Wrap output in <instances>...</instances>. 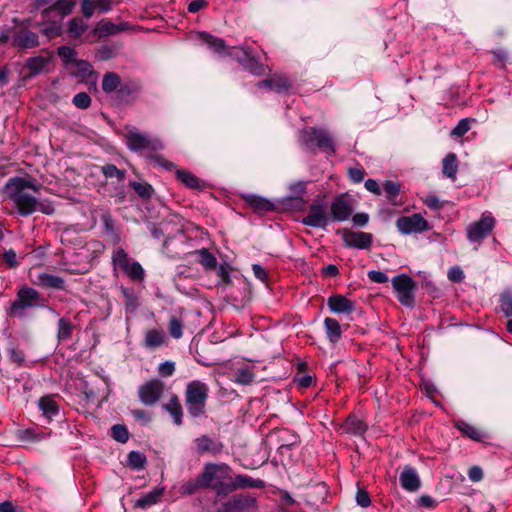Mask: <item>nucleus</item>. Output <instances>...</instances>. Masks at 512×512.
I'll use <instances>...</instances> for the list:
<instances>
[{"label": "nucleus", "mask_w": 512, "mask_h": 512, "mask_svg": "<svg viewBox=\"0 0 512 512\" xmlns=\"http://www.w3.org/2000/svg\"><path fill=\"white\" fill-rule=\"evenodd\" d=\"M95 8V0H83L81 11L86 18L92 17Z\"/></svg>", "instance_id": "obj_63"}, {"label": "nucleus", "mask_w": 512, "mask_h": 512, "mask_svg": "<svg viewBox=\"0 0 512 512\" xmlns=\"http://www.w3.org/2000/svg\"><path fill=\"white\" fill-rule=\"evenodd\" d=\"M195 452L197 455L203 454H211L217 455L223 450V444L217 440L213 439L208 435H200L199 437L194 439Z\"/></svg>", "instance_id": "obj_14"}, {"label": "nucleus", "mask_w": 512, "mask_h": 512, "mask_svg": "<svg viewBox=\"0 0 512 512\" xmlns=\"http://www.w3.org/2000/svg\"><path fill=\"white\" fill-rule=\"evenodd\" d=\"M58 55L63 61L65 67L67 69L70 68L74 64V61H76L77 58V52L68 46H61L58 48Z\"/></svg>", "instance_id": "obj_42"}, {"label": "nucleus", "mask_w": 512, "mask_h": 512, "mask_svg": "<svg viewBox=\"0 0 512 512\" xmlns=\"http://www.w3.org/2000/svg\"><path fill=\"white\" fill-rule=\"evenodd\" d=\"M182 328H183L182 321L174 315L171 316L170 320H169V325H168V330H169L170 335L175 339L180 338L182 336Z\"/></svg>", "instance_id": "obj_47"}, {"label": "nucleus", "mask_w": 512, "mask_h": 512, "mask_svg": "<svg viewBox=\"0 0 512 512\" xmlns=\"http://www.w3.org/2000/svg\"><path fill=\"white\" fill-rule=\"evenodd\" d=\"M128 148L133 152L157 151L162 148L161 141L152 139L148 134L139 132L135 128L126 127L124 134Z\"/></svg>", "instance_id": "obj_4"}, {"label": "nucleus", "mask_w": 512, "mask_h": 512, "mask_svg": "<svg viewBox=\"0 0 512 512\" xmlns=\"http://www.w3.org/2000/svg\"><path fill=\"white\" fill-rule=\"evenodd\" d=\"M73 104L80 109H87L91 104V98L87 93L81 92L74 96Z\"/></svg>", "instance_id": "obj_55"}, {"label": "nucleus", "mask_w": 512, "mask_h": 512, "mask_svg": "<svg viewBox=\"0 0 512 512\" xmlns=\"http://www.w3.org/2000/svg\"><path fill=\"white\" fill-rule=\"evenodd\" d=\"M161 495H162V491L155 489V490L147 493L146 495L142 496L141 498H139L136 501L135 506L138 508H142V509L148 508V507L156 504L159 501Z\"/></svg>", "instance_id": "obj_39"}, {"label": "nucleus", "mask_w": 512, "mask_h": 512, "mask_svg": "<svg viewBox=\"0 0 512 512\" xmlns=\"http://www.w3.org/2000/svg\"><path fill=\"white\" fill-rule=\"evenodd\" d=\"M76 5V0H56L52 5L42 11V15L47 17L50 12L56 11L62 18L72 13Z\"/></svg>", "instance_id": "obj_22"}, {"label": "nucleus", "mask_w": 512, "mask_h": 512, "mask_svg": "<svg viewBox=\"0 0 512 512\" xmlns=\"http://www.w3.org/2000/svg\"><path fill=\"white\" fill-rule=\"evenodd\" d=\"M13 44L22 49H31L39 46L38 35L32 31L19 32L13 39Z\"/></svg>", "instance_id": "obj_23"}, {"label": "nucleus", "mask_w": 512, "mask_h": 512, "mask_svg": "<svg viewBox=\"0 0 512 512\" xmlns=\"http://www.w3.org/2000/svg\"><path fill=\"white\" fill-rule=\"evenodd\" d=\"M500 308L506 317H512V294L504 292L500 298Z\"/></svg>", "instance_id": "obj_50"}, {"label": "nucleus", "mask_w": 512, "mask_h": 512, "mask_svg": "<svg viewBox=\"0 0 512 512\" xmlns=\"http://www.w3.org/2000/svg\"><path fill=\"white\" fill-rule=\"evenodd\" d=\"M102 172L106 178H117L119 181H123L125 178V171L118 169L113 164H107L102 167Z\"/></svg>", "instance_id": "obj_48"}, {"label": "nucleus", "mask_w": 512, "mask_h": 512, "mask_svg": "<svg viewBox=\"0 0 512 512\" xmlns=\"http://www.w3.org/2000/svg\"><path fill=\"white\" fill-rule=\"evenodd\" d=\"M229 473L230 467L227 464L206 463L196 478L189 479L181 485L180 493L192 495L198 490L211 488L218 496H226L231 480Z\"/></svg>", "instance_id": "obj_2"}, {"label": "nucleus", "mask_w": 512, "mask_h": 512, "mask_svg": "<svg viewBox=\"0 0 512 512\" xmlns=\"http://www.w3.org/2000/svg\"><path fill=\"white\" fill-rule=\"evenodd\" d=\"M74 327L75 326L68 318H60L58 321V340L67 341L71 339Z\"/></svg>", "instance_id": "obj_34"}, {"label": "nucleus", "mask_w": 512, "mask_h": 512, "mask_svg": "<svg viewBox=\"0 0 512 512\" xmlns=\"http://www.w3.org/2000/svg\"><path fill=\"white\" fill-rule=\"evenodd\" d=\"M131 415L138 421L147 424L151 421V414L144 409H133Z\"/></svg>", "instance_id": "obj_60"}, {"label": "nucleus", "mask_w": 512, "mask_h": 512, "mask_svg": "<svg viewBox=\"0 0 512 512\" xmlns=\"http://www.w3.org/2000/svg\"><path fill=\"white\" fill-rule=\"evenodd\" d=\"M255 380V373L248 367L238 368L234 372L233 381L240 385H250Z\"/></svg>", "instance_id": "obj_33"}, {"label": "nucleus", "mask_w": 512, "mask_h": 512, "mask_svg": "<svg viewBox=\"0 0 512 512\" xmlns=\"http://www.w3.org/2000/svg\"><path fill=\"white\" fill-rule=\"evenodd\" d=\"M252 270L256 278L262 281V283L266 286L273 284L268 272L259 264H254L252 266Z\"/></svg>", "instance_id": "obj_52"}, {"label": "nucleus", "mask_w": 512, "mask_h": 512, "mask_svg": "<svg viewBox=\"0 0 512 512\" xmlns=\"http://www.w3.org/2000/svg\"><path fill=\"white\" fill-rule=\"evenodd\" d=\"M128 27V23H121L120 25H117L112 22H99L95 28V31L99 34L100 37H103L114 35L118 32L127 30Z\"/></svg>", "instance_id": "obj_28"}, {"label": "nucleus", "mask_w": 512, "mask_h": 512, "mask_svg": "<svg viewBox=\"0 0 512 512\" xmlns=\"http://www.w3.org/2000/svg\"><path fill=\"white\" fill-rule=\"evenodd\" d=\"M342 238L346 246L357 249H367L372 244V235L365 232H355L348 229L342 231Z\"/></svg>", "instance_id": "obj_15"}, {"label": "nucleus", "mask_w": 512, "mask_h": 512, "mask_svg": "<svg viewBox=\"0 0 512 512\" xmlns=\"http://www.w3.org/2000/svg\"><path fill=\"white\" fill-rule=\"evenodd\" d=\"M327 305L333 313L351 314L355 310V302L341 294H333L327 300Z\"/></svg>", "instance_id": "obj_16"}, {"label": "nucleus", "mask_w": 512, "mask_h": 512, "mask_svg": "<svg viewBox=\"0 0 512 512\" xmlns=\"http://www.w3.org/2000/svg\"><path fill=\"white\" fill-rule=\"evenodd\" d=\"M265 487V482L261 479H253L247 475H236L234 480H230L228 494L237 490V489H245V488H258L263 489Z\"/></svg>", "instance_id": "obj_18"}, {"label": "nucleus", "mask_w": 512, "mask_h": 512, "mask_svg": "<svg viewBox=\"0 0 512 512\" xmlns=\"http://www.w3.org/2000/svg\"><path fill=\"white\" fill-rule=\"evenodd\" d=\"M88 25L79 17H75L69 21L67 33L70 37L79 38L86 30Z\"/></svg>", "instance_id": "obj_38"}, {"label": "nucleus", "mask_w": 512, "mask_h": 512, "mask_svg": "<svg viewBox=\"0 0 512 512\" xmlns=\"http://www.w3.org/2000/svg\"><path fill=\"white\" fill-rule=\"evenodd\" d=\"M146 456L138 451H131L128 454L127 463L133 469H142L146 464Z\"/></svg>", "instance_id": "obj_45"}, {"label": "nucleus", "mask_w": 512, "mask_h": 512, "mask_svg": "<svg viewBox=\"0 0 512 512\" xmlns=\"http://www.w3.org/2000/svg\"><path fill=\"white\" fill-rule=\"evenodd\" d=\"M224 300L235 309L244 308L251 300L250 290H231L230 294L224 296Z\"/></svg>", "instance_id": "obj_21"}, {"label": "nucleus", "mask_w": 512, "mask_h": 512, "mask_svg": "<svg viewBox=\"0 0 512 512\" xmlns=\"http://www.w3.org/2000/svg\"><path fill=\"white\" fill-rule=\"evenodd\" d=\"M330 212L332 220L342 222L351 216L353 207L346 195H339L333 200Z\"/></svg>", "instance_id": "obj_13"}, {"label": "nucleus", "mask_w": 512, "mask_h": 512, "mask_svg": "<svg viewBox=\"0 0 512 512\" xmlns=\"http://www.w3.org/2000/svg\"><path fill=\"white\" fill-rule=\"evenodd\" d=\"M394 297L404 306L408 308L414 307L415 295L413 290H392Z\"/></svg>", "instance_id": "obj_43"}, {"label": "nucleus", "mask_w": 512, "mask_h": 512, "mask_svg": "<svg viewBox=\"0 0 512 512\" xmlns=\"http://www.w3.org/2000/svg\"><path fill=\"white\" fill-rule=\"evenodd\" d=\"M131 186L135 192L142 198H150L152 195V187L147 183L132 182Z\"/></svg>", "instance_id": "obj_54"}, {"label": "nucleus", "mask_w": 512, "mask_h": 512, "mask_svg": "<svg viewBox=\"0 0 512 512\" xmlns=\"http://www.w3.org/2000/svg\"><path fill=\"white\" fill-rule=\"evenodd\" d=\"M448 278L453 283H461L464 279V273L458 266L452 267L448 272Z\"/></svg>", "instance_id": "obj_61"}, {"label": "nucleus", "mask_w": 512, "mask_h": 512, "mask_svg": "<svg viewBox=\"0 0 512 512\" xmlns=\"http://www.w3.org/2000/svg\"><path fill=\"white\" fill-rule=\"evenodd\" d=\"M62 28L59 24L52 23L49 26L45 27L42 32L48 38H54L61 34Z\"/></svg>", "instance_id": "obj_62"}, {"label": "nucleus", "mask_w": 512, "mask_h": 512, "mask_svg": "<svg viewBox=\"0 0 512 512\" xmlns=\"http://www.w3.org/2000/svg\"><path fill=\"white\" fill-rule=\"evenodd\" d=\"M393 288H414L416 283L406 274H401L393 278Z\"/></svg>", "instance_id": "obj_49"}, {"label": "nucleus", "mask_w": 512, "mask_h": 512, "mask_svg": "<svg viewBox=\"0 0 512 512\" xmlns=\"http://www.w3.org/2000/svg\"><path fill=\"white\" fill-rule=\"evenodd\" d=\"M196 254L199 256V262L206 268V269H214L217 265V260L214 255H212L208 249L203 248L196 252Z\"/></svg>", "instance_id": "obj_44"}, {"label": "nucleus", "mask_w": 512, "mask_h": 512, "mask_svg": "<svg viewBox=\"0 0 512 512\" xmlns=\"http://www.w3.org/2000/svg\"><path fill=\"white\" fill-rule=\"evenodd\" d=\"M159 374L163 377H169L175 372V363L172 361H165L159 365Z\"/></svg>", "instance_id": "obj_57"}, {"label": "nucleus", "mask_w": 512, "mask_h": 512, "mask_svg": "<svg viewBox=\"0 0 512 512\" xmlns=\"http://www.w3.org/2000/svg\"><path fill=\"white\" fill-rule=\"evenodd\" d=\"M470 129V119H462L457 126L452 130L451 135L456 137L463 136Z\"/></svg>", "instance_id": "obj_56"}, {"label": "nucleus", "mask_w": 512, "mask_h": 512, "mask_svg": "<svg viewBox=\"0 0 512 512\" xmlns=\"http://www.w3.org/2000/svg\"><path fill=\"white\" fill-rule=\"evenodd\" d=\"M324 327L328 340L332 344L338 343L342 337V330L339 322L334 318L327 317L324 320Z\"/></svg>", "instance_id": "obj_26"}, {"label": "nucleus", "mask_w": 512, "mask_h": 512, "mask_svg": "<svg viewBox=\"0 0 512 512\" xmlns=\"http://www.w3.org/2000/svg\"><path fill=\"white\" fill-rule=\"evenodd\" d=\"M121 85V80L118 74L114 72H108L104 75L102 81V89L107 92H116Z\"/></svg>", "instance_id": "obj_37"}, {"label": "nucleus", "mask_w": 512, "mask_h": 512, "mask_svg": "<svg viewBox=\"0 0 512 512\" xmlns=\"http://www.w3.org/2000/svg\"><path fill=\"white\" fill-rule=\"evenodd\" d=\"M63 284L60 277L45 274L40 277V285L48 288H59Z\"/></svg>", "instance_id": "obj_53"}, {"label": "nucleus", "mask_w": 512, "mask_h": 512, "mask_svg": "<svg viewBox=\"0 0 512 512\" xmlns=\"http://www.w3.org/2000/svg\"><path fill=\"white\" fill-rule=\"evenodd\" d=\"M209 395L207 384L194 380L187 384L185 390V405L190 416L201 417L206 412V403Z\"/></svg>", "instance_id": "obj_3"}, {"label": "nucleus", "mask_w": 512, "mask_h": 512, "mask_svg": "<svg viewBox=\"0 0 512 512\" xmlns=\"http://www.w3.org/2000/svg\"><path fill=\"white\" fill-rule=\"evenodd\" d=\"M164 333L158 329H151L145 335V345L149 348H156L163 344Z\"/></svg>", "instance_id": "obj_40"}, {"label": "nucleus", "mask_w": 512, "mask_h": 512, "mask_svg": "<svg viewBox=\"0 0 512 512\" xmlns=\"http://www.w3.org/2000/svg\"><path fill=\"white\" fill-rule=\"evenodd\" d=\"M111 436L120 443H126L129 439V433L124 425L116 424L111 428Z\"/></svg>", "instance_id": "obj_46"}, {"label": "nucleus", "mask_w": 512, "mask_h": 512, "mask_svg": "<svg viewBox=\"0 0 512 512\" xmlns=\"http://www.w3.org/2000/svg\"><path fill=\"white\" fill-rule=\"evenodd\" d=\"M176 176L179 181L189 188L199 189L201 187L200 180L194 174L186 170H177Z\"/></svg>", "instance_id": "obj_41"}, {"label": "nucleus", "mask_w": 512, "mask_h": 512, "mask_svg": "<svg viewBox=\"0 0 512 512\" xmlns=\"http://www.w3.org/2000/svg\"><path fill=\"white\" fill-rule=\"evenodd\" d=\"M367 429V425L356 416H349L345 423V430L355 435H361Z\"/></svg>", "instance_id": "obj_36"}, {"label": "nucleus", "mask_w": 512, "mask_h": 512, "mask_svg": "<svg viewBox=\"0 0 512 512\" xmlns=\"http://www.w3.org/2000/svg\"><path fill=\"white\" fill-rule=\"evenodd\" d=\"M457 171H458L457 157L454 153H450L443 159L442 172L448 178L455 180Z\"/></svg>", "instance_id": "obj_31"}, {"label": "nucleus", "mask_w": 512, "mask_h": 512, "mask_svg": "<svg viewBox=\"0 0 512 512\" xmlns=\"http://www.w3.org/2000/svg\"><path fill=\"white\" fill-rule=\"evenodd\" d=\"M198 37L204 43H206L215 52L221 53L226 50V44L223 39L216 38L207 32H198Z\"/></svg>", "instance_id": "obj_30"}, {"label": "nucleus", "mask_w": 512, "mask_h": 512, "mask_svg": "<svg viewBox=\"0 0 512 512\" xmlns=\"http://www.w3.org/2000/svg\"><path fill=\"white\" fill-rule=\"evenodd\" d=\"M303 140L307 146L315 145L325 152H335L333 140L326 130L313 127L307 128L303 131Z\"/></svg>", "instance_id": "obj_7"}, {"label": "nucleus", "mask_w": 512, "mask_h": 512, "mask_svg": "<svg viewBox=\"0 0 512 512\" xmlns=\"http://www.w3.org/2000/svg\"><path fill=\"white\" fill-rule=\"evenodd\" d=\"M37 306H40L37 290H18V298L11 304L9 315L20 318L24 316L25 309Z\"/></svg>", "instance_id": "obj_8"}, {"label": "nucleus", "mask_w": 512, "mask_h": 512, "mask_svg": "<svg viewBox=\"0 0 512 512\" xmlns=\"http://www.w3.org/2000/svg\"><path fill=\"white\" fill-rule=\"evenodd\" d=\"M68 70L71 72V74L80 77H88L93 72L91 64L81 59L74 61V64L70 66Z\"/></svg>", "instance_id": "obj_35"}, {"label": "nucleus", "mask_w": 512, "mask_h": 512, "mask_svg": "<svg viewBox=\"0 0 512 512\" xmlns=\"http://www.w3.org/2000/svg\"><path fill=\"white\" fill-rule=\"evenodd\" d=\"M8 353L10 360L16 363L17 365H21L24 362L25 355L22 350L16 347H11L9 348Z\"/></svg>", "instance_id": "obj_58"}, {"label": "nucleus", "mask_w": 512, "mask_h": 512, "mask_svg": "<svg viewBox=\"0 0 512 512\" xmlns=\"http://www.w3.org/2000/svg\"><path fill=\"white\" fill-rule=\"evenodd\" d=\"M19 439L24 442H34L39 440V437L34 430L26 429L19 432Z\"/></svg>", "instance_id": "obj_64"}, {"label": "nucleus", "mask_w": 512, "mask_h": 512, "mask_svg": "<svg viewBox=\"0 0 512 512\" xmlns=\"http://www.w3.org/2000/svg\"><path fill=\"white\" fill-rule=\"evenodd\" d=\"M386 197L390 202H394L400 192V185L393 181H386L383 185Z\"/></svg>", "instance_id": "obj_51"}, {"label": "nucleus", "mask_w": 512, "mask_h": 512, "mask_svg": "<svg viewBox=\"0 0 512 512\" xmlns=\"http://www.w3.org/2000/svg\"><path fill=\"white\" fill-rule=\"evenodd\" d=\"M40 187L27 178L13 177L5 184L3 191L22 216H28L36 211L51 215L54 213L52 204L47 201L41 202L34 195L39 193Z\"/></svg>", "instance_id": "obj_1"}, {"label": "nucleus", "mask_w": 512, "mask_h": 512, "mask_svg": "<svg viewBox=\"0 0 512 512\" xmlns=\"http://www.w3.org/2000/svg\"><path fill=\"white\" fill-rule=\"evenodd\" d=\"M112 259L113 263L125 272L132 280L141 281L143 279L144 270L142 266L138 262L132 261L124 249L118 248Z\"/></svg>", "instance_id": "obj_6"}, {"label": "nucleus", "mask_w": 512, "mask_h": 512, "mask_svg": "<svg viewBox=\"0 0 512 512\" xmlns=\"http://www.w3.org/2000/svg\"><path fill=\"white\" fill-rule=\"evenodd\" d=\"M356 502L361 507H368L371 504L369 493L364 489H358L356 494Z\"/></svg>", "instance_id": "obj_59"}, {"label": "nucleus", "mask_w": 512, "mask_h": 512, "mask_svg": "<svg viewBox=\"0 0 512 512\" xmlns=\"http://www.w3.org/2000/svg\"><path fill=\"white\" fill-rule=\"evenodd\" d=\"M326 209L327 205L323 202L312 203L309 208V213L303 218L302 223L310 227L325 228L329 221Z\"/></svg>", "instance_id": "obj_9"}, {"label": "nucleus", "mask_w": 512, "mask_h": 512, "mask_svg": "<svg viewBox=\"0 0 512 512\" xmlns=\"http://www.w3.org/2000/svg\"><path fill=\"white\" fill-rule=\"evenodd\" d=\"M52 55L50 52H45L44 55H39L35 57H31L27 60V68L29 69L30 75H36L42 72L49 61L51 60Z\"/></svg>", "instance_id": "obj_25"}, {"label": "nucleus", "mask_w": 512, "mask_h": 512, "mask_svg": "<svg viewBox=\"0 0 512 512\" xmlns=\"http://www.w3.org/2000/svg\"><path fill=\"white\" fill-rule=\"evenodd\" d=\"M163 409L167 411L173 418L174 423L177 426H181L183 423V409L180 400L176 394H173L169 401L165 403Z\"/></svg>", "instance_id": "obj_24"}, {"label": "nucleus", "mask_w": 512, "mask_h": 512, "mask_svg": "<svg viewBox=\"0 0 512 512\" xmlns=\"http://www.w3.org/2000/svg\"><path fill=\"white\" fill-rule=\"evenodd\" d=\"M166 389L165 383L160 379H150L138 388V397L145 406H154L162 398Z\"/></svg>", "instance_id": "obj_5"}, {"label": "nucleus", "mask_w": 512, "mask_h": 512, "mask_svg": "<svg viewBox=\"0 0 512 512\" xmlns=\"http://www.w3.org/2000/svg\"><path fill=\"white\" fill-rule=\"evenodd\" d=\"M225 512H247L257 508V500L251 495H234L223 505Z\"/></svg>", "instance_id": "obj_11"}, {"label": "nucleus", "mask_w": 512, "mask_h": 512, "mask_svg": "<svg viewBox=\"0 0 512 512\" xmlns=\"http://www.w3.org/2000/svg\"><path fill=\"white\" fill-rule=\"evenodd\" d=\"M240 50L243 56H237V60L245 69L257 76L265 74V66L251 55L250 49L242 47Z\"/></svg>", "instance_id": "obj_17"}, {"label": "nucleus", "mask_w": 512, "mask_h": 512, "mask_svg": "<svg viewBox=\"0 0 512 512\" xmlns=\"http://www.w3.org/2000/svg\"><path fill=\"white\" fill-rule=\"evenodd\" d=\"M495 220L491 216H483L479 221L472 223L467 228L470 241L477 242L486 237L493 229Z\"/></svg>", "instance_id": "obj_10"}, {"label": "nucleus", "mask_w": 512, "mask_h": 512, "mask_svg": "<svg viewBox=\"0 0 512 512\" xmlns=\"http://www.w3.org/2000/svg\"><path fill=\"white\" fill-rule=\"evenodd\" d=\"M456 426L462 434L469 437L470 439L478 442L483 441L484 434L477 427L464 421L458 422Z\"/></svg>", "instance_id": "obj_32"}, {"label": "nucleus", "mask_w": 512, "mask_h": 512, "mask_svg": "<svg viewBox=\"0 0 512 512\" xmlns=\"http://www.w3.org/2000/svg\"><path fill=\"white\" fill-rule=\"evenodd\" d=\"M39 408L43 415L51 420L59 414V405L51 396H43L39 400Z\"/></svg>", "instance_id": "obj_27"}, {"label": "nucleus", "mask_w": 512, "mask_h": 512, "mask_svg": "<svg viewBox=\"0 0 512 512\" xmlns=\"http://www.w3.org/2000/svg\"><path fill=\"white\" fill-rule=\"evenodd\" d=\"M245 201L251 208L259 213L271 211L274 209V205L270 201L256 195L246 196Z\"/></svg>", "instance_id": "obj_29"}, {"label": "nucleus", "mask_w": 512, "mask_h": 512, "mask_svg": "<svg viewBox=\"0 0 512 512\" xmlns=\"http://www.w3.org/2000/svg\"><path fill=\"white\" fill-rule=\"evenodd\" d=\"M399 481L401 486L407 491H416L420 487V478L416 472V470L407 465L403 468V471L400 474Z\"/></svg>", "instance_id": "obj_19"}, {"label": "nucleus", "mask_w": 512, "mask_h": 512, "mask_svg": "<svg viewBox=\"0 0 512 512\" xmlns=\"http://www.w3.org/2000/svg\"><path fill=\"white\" fill-rule=\"evenodd\" d=\"M397 228L404 234L413 232H422L427 229V221L421 214L415 213L411 216H403L398 218L396 222Z\"/></svg>", "instance_id": "obj_12"}, {"label": "nucleus", "mask_w": 512, "mask_h": 512, "mask_svg": "<svg viewBox=\"0 0 512 512\" xmlns=\"http://www.w3.org/2000/svg\"><path fill=\"white\" fill-rule=\"evenodd\" d=\"M257 86L259 88H268L276 92H283L287 91L291 87V82L284 75L274 74L272 77L268 79L259 81L257 83Z\"/></svg>", "instance_id": "obj_20"}]
</instances>
